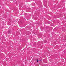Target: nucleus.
<instances>
[{"instance_id": "7ed1b4c3", "label": "nucleus", "mask_w": 66, "mask_h": 66, "mask_svg": "<svg viewBox=\"0 0 66 66\" xmlns=\"http://www.w3.org/2000/svg\"><path fill=\"white\" fill-rule=\"evenodd\" d=\"M8 32H9V33H10V32L9 31Z\"/></svg>"}, {"instance_id": "f03ea898", "label": "nucleus", "mask_w": 66, "mask_h": 66, "mask_svg": "<svg viewBox=\"0 0 66 66\" xmlns=\"http://www.w3.org/2000/svg\"><path fill=\"white\" fill-rule=\"evenodd\" d=\"M40 61H42V60H40Z\"/></svg>"}, {"instance_id": "f257e3e1", "label": "nucleus", "mask_w": 66, "mask_h": 66, "mask_svg": "<svg viewBox=\"0 0 66 66\" xmlns=\"http://www.w3.org/2000/svg\"><path fill=\"white\" fill-rule=\"evenodd\" d=\"M38 60H37V62H38Z\"/></svg>"}]
</instances>
